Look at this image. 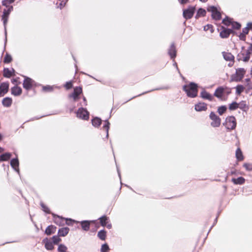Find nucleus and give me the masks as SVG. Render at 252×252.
I'll list each match as a JSON object with an SVG mask.
<instances>
[{
    "label": "nucleus",
    "instance_id": "obj_1",
    "mask_svg": "<svg viewBox=\"0 0 252 252\" xmlns=\"http://www.w3.org/2000/svg\"><path fill=\"white\" fill-rule=\"evenodd\" d=\"M252 56V43L248 48L243 47L241 51L238 54V58L240 61L248 62Z\"/></svg>",
    "mask_w": 252,
    "mask_h": 252
},
{
    "label": "nucleus",
    "instance_id": "obj_2",
    "mask_svg": "<svg viewBox=\"0 0 252 252\" xmlns=\"http://www.w3.org/2000/svg\"><path fill=\"white\" fill-rule=\"evenodd\" d=\"M13 1H2V5L8 8L7 9H4L3 10V14L2 16V20H3V23L5 28V36H6L7 34L6 31V25L7 22L8 15L13 9L12 6L10 5Z\"/></svg>",
    "mask_w": 252,
    "mask_h": 252
},
{
    "label": "nucleus",
    "instance_id": "obj_3",
    "mask_svg": "<svg viewBox=\"0 0 252 252\" xmlns=\"http://www.w3.org/2000/svg\"><path fill=\"white\" fill-rule=\"evenodd\" d=\"M197 86L196 84L190 83L184 86L183 89L186 93L188 96L190 97H195L197 95Z\"/></svg>",
    "mask_w": 252,
    "mask_h": 252
},
{
    "label": "nucleus",
    "instance_id": "obj_4",
    "mask_svg": "<svg viewBox=\"0 0 252 252\" xmlns=\"http://www.w3.org/2000/svg\"><path fill=\"white\" fill-rule=\"evenodd\" d=\"M82 93V89L80 87H76L74 88L73 92L69 94L68 98L70 99V101L74 103L78 102L80 98V95Z\"/></svg>",
    "mask_w": 252,
    "mask_h": 252
},
{
    "label": "nucleus",
    "instance_id": "obj_5",
    "mask_svg": "<svg viewBox=\"0 0 252 252\" xmlns=\"http://www.w3.org/2000/svg\"><path fill=\"white\" fill-rule=\"evenodd\" d=\"M246 73V70L243 68H239L236 69L235 74L231 76L230 81L239 82L244 77Z\"/></svg>",
    "mask_w": 252,
    "mask_h": 252
},
{
    "label": "nucleus",
    "instance_id": "obj_6",
    "mask_svg": "<svg viewBox=\"0 0 252 252\" xmlns=\"http://www.w3.org/2000/svg\"><path fill=\"white\" fill-rule=\"evenodd\" d=\"M207 10L211 13L212 18L215 20H219L221 18L220 9L214 6H209Z\"/></svg>",
    "mask_w": 252,
    "mask_h": 252
},
{
    "label": "nucleus",
    "instance_id": "obj_7",
    "mask_svg": "<svg viewBox=\"0 0 252 252\" xmlns=\"http://www.w3.org/2000/svg\"><path fill=\"white\" fill-rule=\"evenodd\" d=\"M210 119L211 120V126L213 127H218L221 124V119L216 114L212 112L209 115Z\"/></svg>",
    "mask_w": 252,
    "mask_h": 252
},
{
    "label": "nucleus",
    "instance_id": "obj_8",
    "mask_svg": "<svg viewBox=\"0 0 252 252\" xmlns=\"http://www.w3.org/2000/svg\"><path fill=\"white\" fill-rule=\"evenodd\" d=\"M236 121L234 116H229L226 118L225 125L227 129L233 130L236 126Z\"/></svg>",
    "mask_w": 252,
    "mask_h": 252
},
{
    "label": "nucleus",
    "instance_id": "obj_9",
    "mask_svg": "<svg viewBox=\"0 0 252 252\" xmlns=\"http://www.w3.org/2000/svg\"><path fill=\"white\" fill-rule=\"evenodd\" d=\"M76 116L81 119L87 120L89 118V113L87 109L81 107L76 112Z\"/></svg>",
    "mask_w": 252,
    "mask_h": 252
},
{
    "label": "nucleus",
    "instance_id": "obj_10",
    "mask_svg": "<svg viewBox=\"0 0 252 252\" xmlns=\"http://www.w3.org/2000/svg\"><path fill=\"white\" fill-rule=\"evenodd\" d=\"M222 23L227 26H231L233 29H239L241 27V25L237 23L232 21V19L228 17H226L222 20Z\"/></svg>",
    "mask_w": 252,
    "mask_h": 252
},
{
    "label": "nucleus",
    "instance_id": "obj_11",
    "mask_svg": "<svg viewBox=\"0 0 252 252\" xmlns=\"http://www.w3.org/2000/svg\"><path fill=\"white\" fill-rule=\"evenodd\" d=\"M252 29V23H248L246 27L244 28L242 30V32L240 33L238 35L239 39L241 40L245 41L246 40V36L249 33V30Z\"/></svg>",
    "mask_w": 252,
    "mask_h": 252
},
{
    "label": "nucleus",
    "instance_id": "obj_12",
    "mask_svg": "<svg viewBox=\"0 0 252 252\" xmlns=\"http://www.w3.org/2000/svg\"><path fill=\"white\" fill-rule=\"evenodd\" d=\"M195 11V7L193 6H190L187 9L183 10V16L186 19L191 18Z\"/></svg>",
    "mask_w": 252,
    "mask_h": 252
},
{
    "label": "nucleus",
    "instance_id": "obj_13",
    "mask_svg": "<svg viewBox=\"0 0 252 252\" xmlns=\"http://www.w3.org/2000/svg\"><path fill=\"white\" fill-rule=\"evenodd\" d=\"M65 218H63L59 216H57L55 215H53V221L54 223L59 226L64 225L65 224Z\"/></svg>",
    "mask_w": 252,
    "mask_h": 252
},
{
    "label": "nucleus",
    "instance_id": "obj_14",
    "mask_svg": "<svg viewBox=\"0 0 252 252\" xmlns=\"http://www.w3.org/2000/svg\"><path fill=\"white\" fill-rule=\"evenodd\" d=\"M9 84L8 83H2L0 85V96H3L8 92Z\"/></svg>",
    "mask_w": 252,
    "mask_h": 252
},
{
    "label": "nucleus",
    "instance_id": "obj_15",
    "mask_svg": "<svg viewBox=\"0 0 252 252\" xmlns=\"http://www.w3.org/2000/svg\"><path fill=\"white\" fill-rule=\"evenodd\" d=\"M33 81L29 78H26L23 82V87L27 90H30L33 85Z\"/></svg>",
    "mask_w": 252,
    "mask_h": 252
},
{
    "label": "nucleus",
    "instance_id": "obj_16",
    "mask_svg": "<svg viewBox=\"0 0 252 252\" xmlns=\"http://www.w3.org/2000/svg\"><path fill=\"white\" fill-rule=\"evenodd\" d=\"M232 32V30L222 27V31L220 32V35L222 38H227Z\"/></svg>",
    "mask_w": 252,
    "mask_h": 252
},
{
    "label": "nucleus",
    "instance_id": "obj_17",
    "mask_svg": "<svg viewBox=\"0 0 252 252\" xmlns=\"http://www.w3.org/2000/svg\"><path fill=\"white\" fill-rule=\"evenodd\" d=\"M94 221H89V220H83L81 221H78L77 223H79L82 227V228L86 231H88L90 229V223Z\"/></svg>",
    "mask_w": 252,
    "mask_h": 252
},
{
    "label": "nucleus",
    "instance_id": "obj_18",
    "mask_svg": "<svg viewBox=\"0 0 252 252\" xmlns=\"http://www.w3.org/2000/svg\"><path fill=\"white\" fill-rule=\"evenodd\" d=\"M194 108L196 111L201 112L206 110L207 106L206 103L199 102L195 105Z\"/></svg>",
    "mask_w": 252,
    "mask_h": 252
},
{
    "label": "nucleus",
    "instance_id": "obj_19",
    "mask_svg": "<svg viewBox=\"0 0 252 252\" xmlns=\"http://www.w3.org/2000/svg\"><path fill=\"white\" fill-rule=\"evenodd\" d=\"M22 93V89L17 86H15L11 88V94L14 96H19Z\"/></svg>",
    "mask_w": 252,
    "mask_h": 252
},
{
    "label": "nucleus",
    "instance_id": "obj_20",
    "mask_svg": "<svg viewBox=\"0 0 252 252\" xmlns=\"http://www.w3.org/2000/svg\"><path fill=\"white\" fill-rule=\"evenodd\" d=\"M19 161L17 158H13L10 161V165L18 173H19Z\"/></svg>",
    "mask_w": 252,
    "mask_h": 252
},
{
    "label": "nucleus",
    "instance_id": "obj_21",
    "mask_svg": "<svg viewBox=\"0 0 252 252\" xmlns=\"http://www.w3.org/2000/svg\"><path fill=\"white\" fill-rule=\"evenodd\" d=\"M43 243L45 244V247L47 250H52L54 248L53 243L47 238L43 240Z\"/></svg>",
    "mask_w": 252,
    "mask_h": 252
},
{
    "label": "nucleus",
    "instance_id": "obj_22",
    "mask_svg": "<svg viewBox=\"0 0 252 252\" xmlns=\"http://www.w3.org/2000/svg\"><path fill=\"white\" fill-rule=\"evenodd\" d=\"M224 89L222 87L218 88L214 93V95L219 99H222Z\"/></svg>",
    "mask_w": 252,
    "mask_h": 252
},
{
    "label": "nucleus",
    "instance_id": "obj_23",
    "mask_svg": "<svg viewBox=\"0 0 252 252\" xmlns=\"http://www.w3.org/2000/svg\"><path fill=\"white\" fill-rule=\"evenodd\" d=\"M69 231V228L68 227H63L59 229L58 231L59 236L64 237L67 235Z\"/></svg>",
    "mask_w": 252,
    "mask_h": 252
},
{
    "label": "nucleus",
    "instance_id": "obj_24",
    "mask_svg": "<svg viewBox=\"0 0 252 252\" xmlns=\"http://www.w3.org/2000/svg\"><path fill=\"white\" fill-rule=\"evenodd\" d=\"M200 95L203 98L210 101H212L213 99V96L205 91H202Z\"/></svg>",
    "mask_w": 252,
    "mask_h": 252
},
{
    "label": "nucleus",
    "instance_id": "obj_25",
    "mask_svg": "<svg viewBox=\"0 0 252 252\" xmlns=\"http://www.w3.org/2000/svg\"><path fill=\"white\" fill-rule=\"evenodd\" d=\"M12 103V99L9 97H5L2 101V104L5 107H9Z\"/></svg>",
    "mask_w": 252,
    "mask_h": 252
},
{
    "label": "nucleus",
    "instance_id": "obj_26",
    "mask_svg": "<svg viewBox=\"0 0 252 252\" xmlns=\"http://www.w3.org/2000/svg\"><path fill=\"white\" fill-rule=\"evenodd\" d=\"M222 54L225 60L230 62L233 61L234 57L230 53L223 52Z\"/></svg>",
    "mask_w": 252,
    "mask_h": 252
},
{
    "label": "nucleus",
    "instance_id": "obj_27",
    "mask_svg": "<svg viewBox=\"0 0 252 252\" xmlns=\"http://www.w3.org/2000/svg\"><path fill=\"white\" fill-rule=\"evenodd\" d=\"M15 70L14 69L11 70L8 68H4L3 70V76L7 78H10L11 76L14 75Z\"/></svg>",
    "mask_w": 252,
    "mask_h": 252
},
{
    "label": "nucleus",
    "instance_id": "obj_28",
    "mask_svg": "<svg viewBox=\"0 0 252 252\" xmlns=\"http://www.w3.org/2000/svg\"><path fill=\"white\" fill-rule=\"evenodd\" d=\"M168 54L170 55L171 58L173 59V58H175V57L176 56V48H175V45H174V44H172L171 45V46L169 49V51H168Z\"/></svg>",
    "mask_w": 252,
    "mask_h": 252
},
{
    "label": "nucleus",
    "instance_id": "obj_29",
    "mask_svg": "<svg viewBox=\"0 0 252 252\" xmlns=\"http://www.w3.org/2000/svg\"><path fill=\"white\" fill-rule=\"evenodd\" d=\"M238 108H239L240 109L244 111H247L249 109L248 105L244 101H242L239 103H238Z\"/></svg>",
    "mask_w": 252,
    "mask_h": 252
},
{
    "label": "nucleus",
    "instance_id": "obj_30",
    "mask_svg": "<svg viewBox=\"0 0 252 252\" xmlns=\"http://www.w3.org/2000/svg\"><path fill=\"white\" fill-rule=\"evenodd\" d=\"M236 158L237 160L239 161H242L244 159V157L243 155V153L240 148H238L236 151Z\"/></svg>",
    "mask_w": 252,
    "mask_h": 252
},
{
    "label": "nucleus",
    "instance_id": "obj_31",
    "mask_svg": "<svg viewBox=\"0 0 252 252\" xmlns=\"http://www.w3.org/2000/svg\"><path fill=\"white\" fill-rule=\"evenodd\" d=\"M92 123L93 126L97 127L100 125L101 120L98 117H95L92 120Z\"/></svg>",
    "mask_w": 252,
    "mask_h": 252
},
{
    "label": "nucleus",
    "instance_id": "obj_32",
    "mask_svg": "<svg viewBox=\"0 0 252 252\" xmlns=\"http://www.w3.org/2000/svg\"><path fill=\"white\" fill-rule=\"evenodd\" d=\"M56 227L53 225H50L47 227L45 230V233L47 235H50L52 233H54L56 231Z\"/></svg>",
    "mask_w": 252,
    "mask_h": 252
},
{
    "label": "nucleus",
    "instance_id": "obj_33",
    "mask_svg": "<svg viewBox=\"0 0 252 252\" xmlns=\"http://www.w3.org/2000/svg\"><path fill=\"white\" fill-rule=\"evenodd\" d=\"M54 4L56 5L57 8H60L61 9L66 4V1H54Z\"/></svg>",
    "mask_w": 252,
    "mask_h": 252
},
{
    "label": "nucleus",
    "instance_id": "obj_34",
    "mask_svg": "<svg viewBox=\"0 0 252 252\" xmlns=\"http://www.w3.org/2000/svg\"><path fill=\"white\" fill-rule=\"evenodd\" d=\"M232 181L235 184L241 185L244 183L245 179L243 177H240L237 179L233 178Z\"/></svg>",
    "mask_w": 252,
    "mask_h": 252
},
{
    "label": "nucleus",
    "instance_id": "obj_35",
    "mask_svg": "<svg viewBox=\"0 0 252 252\" xmlns=\"http://www.w3.org/2000/svg\"><path fill=\"white\" fill-rule=\"evenodd\" d=\"M99 220H100V224L102 226H105V225L109 221V218L106 216H103L100 217Z\"/></svg>",
    "mask_w": 252,
    "mask_h": 252
},
{
    "label": "nucleus",
    "instance_id": "obj_36",
    "mask_svg": "<svg viewBox=\"0 0 252 252\" xmlns=\"http://www.w3.org/2000/svg\"><path fill=\"white\" fill-rule=\"evenodd\" d=\"M11 155L9 153H6L1 155V159L2 161L8 160L11 157Z\"/></svg>",
    "mask_w": 252,
    "mask_h": 252
},
{
    "label": "nucleus",
    "instance_id": "obj_37",
    "mask_svg": "<svg viewBox=\"0 0 252 252\" xmlns=\"http://www.w3.org/2000/svg\"><path fill=\"white\" fill-rule=\"evenodd\" d=\"M109 125L110 123L107 120L104 121V124L103 126V128L106 130L107 137L108 136V130L109 129Z\"/></svg>",
    "mask_w": 252,
    "mask_h": 252
},
{
    "label": "nucleus",
    "instance_id": "obj_38",
    "mask_svg": "<svg viewBox=\"0 0 252 252\" xmlns=\"http://www.w3.org/2000/svg\"><path fill=\"white\" fill-rule=\"evenodd\" d=\"M98 237L102 240H104L106 238V232L104 230H100L98 232Z\"/></svg>",
    "mask_w": 252,
    "mask_h": 252
},
{
    "label": "nucleus",
    "instance_id": "obj_39",
    "mask_svg": "<svg viewBox=\"0 0 252 252\" xmlns=\"http://www.w3.org/2000/svg\"><path fill=\"white\" fill-rule=\"evenodd\" d=\"M58 250L59 252H67V248L63 244L59 245Z\"/></svg>",
    "mask_w": 252,
    "mask_h": 252
},
{
    "label": "nucleus",
    "instance_id": "obj_40",
    "mask_svg": "<svg viewBox=\"0 0 252 252\" xmlns=\"http://www.w3.org/2000/svg\"><path fill=\"white\" fill-rule=\"evenodd\" d=\"M206 14V11L202 8H200L196 14V17L198 18L199 17L203 16Z\"/></svg>",
    "mask_w": 252,
    "mask_h": 252
},
{
    "label": "nucleus",
    "instance_id": "obj_41",
    "mask_svg": "<svg viewBox=\"0 0 252 252\" xmlns=\"http://www.w3.org/2000/svg\"><path fill=\"white\" fill-rule=\"evenodd\" d=\"M244 87L242 85H238L236 87V94H240L242 92H243L244 90Z\"/></svg>",
    "mask_w": 252,
    "mask_h": 252
},
{
    "label": "nucleus",
    "instance_id": "obj_42",
    "mask_svg": "<svg viewBox=\"0 0 252 252\" xmlns=\"http://www.w3.org/2000/svg\"><path fill=\"white\" fill-rule=\"evenodd\" d=\"M54 86H51L49 85L42 86V90L44 92H51L53 91Z\"/></svg>",
    "mask_w": 252,
    "mask_h": 252
},
{
    "label": "nucleus",
    "instance_id": "obj_43",
    "mask_svg": "<svg viewBox=\"0 0 252 252\" xmlns=\"http://www.w3.org/2000/svg\"><path fill=\"white\" fill-rule=\"evenodd\" d=\"M238 108V103L236 102H233L229 104V109L230 110H234Z\"/></svg>",
    "mask_w": 252,
    "mask_h": 252
},
{
    "label": "nucleus",
    "instance_id": "obj_44",
    "mask_svg": "<svg viewBox=\"0 0 252 252\" xmlns=\"http://www.w3.org/2000/svg\"><path fill=\"white\" fill-rule=\"evenodd\" d=\"M226 107L225 106H221L219 107L218 109V112L220 115H222L226 111Z\"/></svg>",
    "mask_w": 252,
    "mask_h": 252
},
{
    "label": "nucleus",
    "instance_id": "obj_45",
    "mask_svg": "<svg viewBox=\"0 0 252 252\" xmlns=\"http://www.w3.org/2000/svg\"><path fill=\"white\" fill-rule=\"evenodd\" d=\"M65 224L68 225H71L72 222H75V223L78 222V221H76L74 220H72L71 219H68V218H65Z\"/></svg>",
    "mask_w": 252,
    "mask_h": 252
},
{
    "label": "nucleus",
    "instance_id": "obj_46",
    "mask_svg": "<svg viewBox=\"0 0 252 252\" xmlns=\"http://www.w3.org/2000/svg\"><path fill=\"white\" fill-rule=\"evenodd\" d=\"M109 250V246L107 244H103L101 248V252H108Z\"/></svg>",
    "mask_w": 252,
    "mask_h": 252
},
{
    "label": "nucleus",
    "instance_id": "obj_47",
    "mask_svg": "<svg viewBox=\"0 0 252 252\" xmlns=\"http://www.w3.org/2000/svg\"><path fill=\"white\" fill-rule=\"evenodd\" d=\"M204 30L205 31H210L211 33L214 32L213 26L211 25H207L204 27Z\"/></svg>",
    "mask_w": 252,
    "mask_h": 252
},
{
    "label": "nucleus",
    "instance_id": "obj_48",
    "mask_svg": "<svg viewBox=\"0 0 252 252\" xmlns=\"http://www.w3.org/2000/svg\"><path fill=\"white\" fill-rule=\"evenodd\" d=\"M12 60V58L10 55L8 54H6L5 57L4 59V62L5 63H10Z\"/></svg>",
    "mask_w": 252,
    "mask_h": 252
},
{
    "label": "nucleus",
    "instance_id": "obj_49",
    "mask_svg": "<svg viewBox=\"0 0 252 252\" xmlns=\"http://www.w3.org/2000/svg\"><path fill=\"white\" fill-rule=\"evenodd\" d=\"M243 166L248 171L252 170V164L245 163L244 164Z\"/></svg>",
    "mask_w": 252,
    "mask_h": 252
},
{
    "label": "nucleus",
    "instance_id": "obj_50",
    "mask_svg": "<svg viewBox=\"0 0 252 252\" xmlns=\"http://www.w3.org/2000/svg\"><path fill=\"white\" fill-rule=\"evenodd\" d=\"M53 242L55 244H58L61 241V239L57 236H54L52 237Z\"/></svg>",
    "mask_w": 252,
    "mask_h": 252
},
{
    "label": "nucleus",
    "instance_id": "obj_51",
    "mask_svg": "<svg viewBox=\"0 0 252 252\" xmlns=\"http://www.w3.org/2000/svg\"><path fill=\"white\" fill-rule=\"evenodd\" d=\"M41 207H42V210H43L44 212H46V213H49V209H48V207H47V206H46L44 204L41 203Z\"/></svg>",
    "mask_w": 252,
    "mask_h": 252
},
{
    "label": "nucleus",
    "instance_id": "obj_52",
    "mask_svg": "<svg viewBox=\"0 0 252 252\" xmlns=\"http://www.w3.org/2000/svg\"><path fill=\"white\" fill-rule=\"evenodd\" d=\"M64 87L66 88V89H69L71 88L72 87V82H66L64 85Z\"/></svg>",
    "mask_w": 252,
    "mask_h": 252
},
{
    "label": "nucleus",
    "instance_id": "obj_53",
    "mask_svg": "<svg viewBox=\"0 0 252 252\" xmlns=\"http://www.w3.org/2000/svg\"><path fill=\"white\" fill-rule=\"evenodd\" d=\"M11 82L13 84H15V86H17L18 84L19 83V82H18V80L17 79H12L11 80Z\"/></svg>",
    "mask_w": 252,
    "mask_h": 252
},
{
    "label": "nucleus",
    "instance_id": "obj_54",
    "mask_svg": "<svg viewBox=\"0 0 252 252\" xmlns=\"http://www.w3.org/2000/svg\"><path fill=\"white\" fill-rule=\"evenodd\" d=\"M105 226H106L107 228L108 229H110L112 227V225L109 222V221L108 222V223H107Z\"/></svg>",
    "mask_w": 252,
    "mask_h": 252
},
{
    "label": "nucleus",
    "instance_id": "obj_55",
    "mask_svg": "<svg viewBox=\"0 0 252 252\" xmlns=\"http://www.w3.org/2000/svg\"><path fill=\"white\" fill-rule=\"evenodd\" d=\"M83 101H84L83 105H84V106L87 105V102H86V98L85 97H83Z\"/></svg>",
    "mask_w": 252,
    "mask_h": 252
},
{
    "label": "nucleus",
    "instance_id": "obj_56",
    "mask_svg": "<svg viewBox=\"0 0 252 252\" xmlns=\"http://www.w3.org/2000/svg\"><path fill=\"white\" fill-rule=\"evenodd\" d=\"M173 65L177 68V69L178 70H179L178 68L177 67V63L176 62H174V63H173Z\"/></svg>",
    "mask_w": 252,
    "mask_h": 252
},
{
    "label": "nucleus",
    "instance_id": "obj_57",
    "mask_svg": "<svg viewBox=\"0 0 252 252\" xmlns=\"http://www.w3.org/2000/svg\"><path fill=\"white\" fill-rule=\"evenodd\" d=\"M4 151V149L0 147V153H2Z\"/></svg>",
    "mask_w": 252,
    "mask_h": 252
},
{
    "label": "nucleus",
    "instance_id": "obj_58",
    "mask_svg": "<svg viewBox=\"0 0 252 252\" xmlns=\"http://www.w3.org/2000/svg\"><path fill=\"white\" fill-rule=\"evenodd\" d=\"M246 81L248 82L249 81H251V79H246Z\"/></svg>",
    "mask_w": 252,
    "mask_h": 252
},
{
    "label": "nucleus",
    "instance_id": "obj_59",
    "mask_svg": "<svg viewBox=\"0 0 252 252\" xmlns=\"http://www.w3.org/2000/svg\"><path fill=\"white\" fill-rule=\"evenodd\" d=\"M186 1H183V0H182L181 1V4H184Z\"/></svg>",
    "mask_w": 252,
    "mask_h": 252
},
{
    "label": "nucleus",
    "instance_id": "obj_60",
    "mask_svg": "<svg viewBox=\"0 0 252 252\" xmlns=\"http://www.w3.org/2000/svg\"><path fill=\"white\" fill-rule=\"evenodd\" d=\"M117 170H118V172L119 176V177H120V172H119V169H117Z\"/></svg>",
    "mask_w": 252,
    "mask_h": 252
},
{
    "label": "nucleus",
    "instance_id": "obj_61",
    "mask_svg": "<svg viewBox=\"0 0 252 252\" xmlns=\"http://www.w3.org/2000/svg\"><path fill=\"white\" fill-rule=\"evenodd\" d=\"M0 161H2L1 159V156H0Z\"/></svg>",
    "mask_w": 252,
    "mask_h": 252
},
{
    "label": "nucleus",
    "instance_id": "obj_62",
    "mask_svg": "<svg viewBox=\"0 0 252 252\" xmlns=\"http://www.w3.org/2000/svg\"><path fill=\"white\" fill-rule=\"evenodd\" d=\"M1 134H0V140L1 139Z\"/></svg>",
    "mask_w": 252,
    "mask_h": 252
},
{
    "label": "nucleus",
    "instance_id": "obj_63",
    "mask_svg": "<svg viewBox=\"0 0 252 252\" xmlns=\"http://www.w3.org/2000/svg\"><path fill=\"white\" fill-rule=\"evenodd\" d=\"M231 65H232V64H231V63H229V66H231Z\"/></svg>",
    "mask_w": 252,
    "mask_h": 252
},
{
    "label": "nucleus",
    "instance_id": "obj_64",
    "mask_svg": "<svg viewBox=\"0 0 252 252\" xmlns=\"http://www.w3.org/2000/svg\"><path fill=\"white\" fill-rule=\"evenodd\" d=\"M7 40V39H6V36L5 37V42Z\"/></svg>",
    "mask_w": 252,
    "mask_h": 252
}]
</instances>
